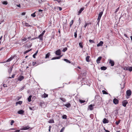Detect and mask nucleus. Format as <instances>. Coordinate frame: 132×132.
I'll return each instance as SVG.
<instances>
[{"instance_id":"bf43d9fd","label":"nucleus","mask_w":132,"mask_h":132,"mask_svg":"<svg viewBox=\"0 0 132 132\" xmlns=\"http://www.w3.org/2000/svg\"><path fill=\"white\" fill-rule=\"evenodd\" d=\"M59 9L60 11H61L62 10V8L61 7H59Z\"/></svg>"},{"instance_id":"a19ab883","label":"nucleus","mask_w":132,"mask_h":132,"mask_svg":"<svg viewBox=\"0 0 132 132\" xmlns=\"http://www.w3.org/2000/svg\"><path fill=\"white\" fill-rule=\"evenodd\" d=\"M79 102L81 103H83L85 102V101L84 100H79Z\"/></svg>"},{"instance_id":"4468645a","label":"nucleus","mask_w":132,"mask_h":132,"mask_svg":"<svg viewBox=\"0 0 132 132\" xmlns=\"http://www.w3.org/2000/svg\"><path fill=\"white\" fill-rule=\"evenodd\" d=\"M62 56V55H61V56H57L56 57H53L52 58V60H54L56 59H59Z\"/></svg>"},{"instance_id":"bb28decb","label":"nucleus","mask_w":132,"mask_h":132,"mask_svg":"<svg viewBox=\"0 0 132 132\" xmlns=\"http://www.w3.org/2000/svg\"><path fill=\"white\" fill-rule=\"evenodd\" d=\"M32 96L31 95H30L28 97V101L29 102H30L31 101V98Z\"/></svg>"},{"instance_id":"72a5a7b5","label":"nucleus","mask_w":132,"mask_h":132,"mask_svg":"<svg viewBox=\"0 0 132 132\" xmlns=\"http://www.w3.org/2000/svg\"><path fill=\"white\" fill-rule=\"evenodd\" d=\"M54 1H57L59 4H61V2H62V1L60 0H53Z\"/></svg>"},{"instance_id":"4be33fe9","label":"nucleus","mask_w":132,"mask_h":132,"mask_svg":"<svg viewBox=\"0 0 132 132\" xmlns=\"http://www.w3.org/2000/svg\"><path fill=\"white\" fill-rule=\"evenodd\" d=\"M38 51H37L33 55V57L34 58H36V56L37 55L38 53Z\"/></svg>"},{"instance_id":"39448f33","label":"nucleus","mask_w":132,"mask_h":132,"mask_svg":"<svg viewBox=\"0 0 132 132\" xmlns=\"http://www.w3.org/2000/svg\"><path fill=\"white\" fill-rule=\"evenodd\" d=\"M14 65V64L12 65V67H10L9 68L8 70V72L9 73V74L11 73L12 71V68H13V66Z\"/></svg>"},{"instance_id":"3c124183","label":"nucleus","mask_w":132,"mask_h":132,"mask_svg":"<svg viewBox=\"0 0 132 132\" xmlns=\"http://www.w3.org/2000/svg\"><path fill=\"white\" fill-rule=\"evenodd\" d=\"M88 23H85V25L84 26V28H85L86 27H87V25L88 24Z\"/></svg>"},{"instance_id":"a878e982","label":"nucleus","mask_w":132,"mask_h":132,"mask_svg":"<svg viewBox=\"0 0 132 132\" xmlns=\"http://www.w3.org/2000/svg\"><path fill=\"white\" fill-rule=\"evenodd\" d=\"M88 108L90 110H92L93 109V106L92 105V104H90Z\"/></svg>"},{"instance_id":"6e6d98bb","label":"nucleus","mask_w":132,"mask_h":132,"mask_svg":"<svg viewBox=\"0 0 132 132\" xmlns=\"http://www.w3.org/2000/svg\"><path fill=\"white\" fill-rule=\"evenodd\" d=\"M104 129L105 131V132H110L109 130L105 129L104 128Z\"/></svg>"},{"instance_id":"ea45409f","label":"nucleus","mask_w":132,"mask_h":132,"mask_svg":"<svg viewBox=\"0 0 132 132\" xmlns=\"http://www.w3.org/2000/svg\"><path fill=\"white\" fill-rule=\"evenodd\" d=\"M102 92L103 94H108V93H107L104 90H103L102 91Z\"/></svg>"},{"instance_id":"338daca9","label":"nucleus","mask_w":132,"mask_h":132,"mask_svg":"<svg viewBox=\"0 0 132 132\" xmlns=\"http://www.w3.org/2000/svg\"><path fill=\"white\" fill-rule=\"evenodd\" d=\"M38 11L39 12H42L43 11V10H41V9H39V10H38Z\"/></svg>"},{"instance_id":"1a4fd4ad","label":"nucleus","mask_w":132,"mask_h":132,"mask_svg":"<svg viewBox=\"0 0 132 132\" xmlns=\"http://www.w3.org/2000/svg\"><path fill=\"white\" fill-rule=\"evenodd\" d=\"M113 102L114 103L117 104L118 103L119 101L116 98H114L113 100Z\"/></svg>"},{"instance_id":"0e129e2a","label":"nucleus","mask_w":132,"mask_h":132,"mask_svg":"<svg viewBox=\"0 0 132 132\" xmlns=\"http://www.w3.org/2000/svg\"><path fill=\"white\" fill-rule=\"evenodd\" d=\"M44 34V33H43V32L40 35L43 36V35Z\"/></svg>"},{"instance_id":"2eb2a0df","label":"nucleus","mask_w":132,"mask_h":132,"mask_svg":"<svg viewBox=\"0 0 132 132\" xmlns=\"http://www.w3.org/2000/svg\"><path fill=\"white\" fill-rule=\"evenodd\" d=\"M90 58V56H87L86 58V61L87 62H89L90 61V60L89 59V58Z\"/></svg>"},{"instance_id":"f8f14e48","label":"nucleus","mask_w":132,"mask_h":132,"mask_svg":"<svg viewBox=\"0 0 132 132\" xmlns=\"http://www.w3.org/2000/svg\"><path fill=\"white\" fill-rule=\"evenodd\" d=\"M24 113V111L22 110L18 111V114H23Z\"/></svg>"},{"instance_id":"c756f323","label":"nucleus","mask_w":132,"mask_h":132,"mask_svg":"<svg viewBox=\"0 0 132 132\" xmlns=\"http://www.w3.org/2000/svg\"><path fill=\"white\" fill-rule=\"evenodd\" d=\"M50 55V53H47L46 55L45 58L46 59H47V58L49 57Z\"/></svg>"},{"instance_id":"7c9ffc66","label":"nucleus","mask_w":132,"mask_h":132,"mask_svg":"<svg viewBox=\"0 0 132 132\" xmlns=\"http://www.w3.org/2000/svg\"><path fill=\"white\" fill-rule=\"evenodd\" d=\"M67 116L66 115H64L62 117V118L63 119H67Z\"/></svg>"},{"instance_id":"09e8293b","label":"nucleus","mask_w":132,"mask_h":132,"mask_svg":"<svg viewBox=\"0 0 132 132\" xmlns=\"http://www.w3.org/2000/svg\"><path fill=\"white\" fill-rule=\"evenodd\" d=\"M89 41L90 43H94V41L90 39Z\"/></svg>"},{"instance_id":"6e6552de","label":"nucleus","mask_w":132,"mask_h":132,"mask_svg":"<svg viewBox=\"0 0 132 132\" xmlns=\"http://www.w3.org/2000/svg\"><path fill=\"white\" fill-rule=\"evenodd\" d=\"M63 105L67 108H69L71 106V104L69 103H67L66 104H64Z\"/></svg>"},{"instance_id":"dca6fc26","label":"nucleus","mask_w":132,"mask_h":132,"mask_svg":"<svg viewBox=\"0 0 132 132\" xmlns=\"http://www.w3.org/2000/svg\"><path fill=\"white\" fill-rule=\"evenodd\" d=\"M14 56H11L10 58L8 60H7L6 62H9L11 60H12L14 58Z\"/></svg>"},{"instance_id":"7ed1b4c3","label":"nucleus","mask_w":132,"mask_h":132,"mask_svg":"<svg viewBox=\"0 0 132 132\" xmlns=\"http://www.w3.org/2000/svg\"><path fill=\"white\" fill-rule=\"evenodd\" d=\"M131 92L130 90H128L127 91L126 94L128 96H130L131 94Z\"/></svg>"},{"instance_id":"13d9d810","label":"nucleus","mask_w":132,"mask_h":132,"mask_svg":"<svg viewBox=\"0 0 132 132\" xmlns=\"http://www.w3.org/2000/svg\"><path fill=\"white\" fill-rule=\"evenodd\" d=\"M124 69L126 70H128V68L126 67L124 68Z\"/></svg>"},{"instance_id":"a211bd4d","label":"nucleus","mask_w":132,"mask_h":132,"mask_svg":"<svg viewBox=\"0 0 132 132\" xmlns=\"http://www.w3.org/2000/svg\"><path fill=\"white\" fill-rule=\"evenodd\" d=\"M32 64L33 65V66H35L39 64V63H38L37 62H32Z\"/></svg>"},{"instance_id":"6ab92c4d","label":"nucleus","mask_w":132,"mask_h":132,"mask_svg":"<svg viewBox=\"0 0 132 132\" xmlns=\"http://www.w3.org/2000/svg\"><path fill=\"white\" fill-rule=\"evenodd\" d=\"M39 39L40 41H42L43 40V36L39 35L38 36Z\"/></svg>"},{"instance_id":"37998d69","label":"nucleus","mask_w":132,"mask_h":132,"mask_svg":"<svg viewBox=\"0 0 132 132\" xmlns=\"http://www.w3.org/2000/svg\"><path fill=\"white\" fill-rule=\"evenodd\" d=\"M2 3L4 4L7 5V1H4Z\"/></svg>"},{"instance_id":"9b49d317","label":"nucleus","mask_w":132,"mask_h":132,"mask_svg":"<svg viewBox=\"0 0 132 132\" xmlns=\"http://www.w3.org/2000/svg\"><path fill=\"white\" fill-rule=\"evenodd\" d=\"M102 59V57L100 56L98 57L96 60V62L98 63H99L100 62V60Z\"/></svg>"},{"instance_id":"8fccbe9b","label":"nucleus","mask_w":132,"mask_h":132,"mask_svg":"<svg viewBox=\"0 0 132 132\" xmlns=\"http://www.w3.org/2000/svg\"><path fill=\"white\" fill-rule=\"evenodd\" d=\"M48 95L46 94L45 93H44V96L45 98H46L48 97Z\"/></svg>"},{"instance_id":"c03bdc74","label":"nucleus","mask_w":132,"mask_h":132,"mask_svg":"<svg viewBox=\"0 0 132 132\" xmlns=\"http://www.w3.org/2000/svg\"><path fill=\"white\" fill-rule=\"evenodd\" d=\"M34 107H29V109L30 110H33L34 109Z\"/></svg>"},{"instance_id":"9d476101","label":"nucleus","mask_w":132,"mask_h":132,"mask_svg":"<svg viewBox=\"0 0 132 132\" xmlns=\"http://www.w3.org/2000/svg\"><path fill=\"white\" fill-rule=\"evenodd\" d=\"M84 7H83L82 8H81L79 11L78 12V15H79L81 12L84 10Z\"/></svg>"},{"instance_id":"aec40b11","label":"nucleus","mask_w":132,"mask_h":132,"mask_svg":"<svg viewBox=\"0 0 132 132\" xmlns=\"http://www.w3.org/2000/svg\"><path fill=\"white\" fill-rule=\"evenodd\" d=\"M29 128H30V127L28 126H26V127H24L21 129L23 130H27L28 129H29Z\"/></svg>"},{"instance_id":"69168bd1","label":"nucleus","mask_w":132,"mask_h":132,"mask_svg":"<svg viewBox=\"0 0 132 132\" xmlns=\"http://www.w3.org/2000/svg\"><path fill=\"white\" fill-rule=\"evenodd\" d=\"M17 6L18 7H20V6H21V5H20V4H19V5H17Z\"/></svg>"},{"instance_id":"cd10ccee","label":"nucleus","mask_w":132,"mask_h":132,"mask_svg":"<svg viewBox=\"0 0 132 132\" xmlns=\"http://www.w3.org/2000/svg\"><path fill=\"white\" fill-rule=\"evenodd\" d=\"M60 99L63 102H65L66 101L65 99L63 98H60Z\"/></svg>"},{"instance_id":"ddd939ff","label":"nucleus","mask_w":132,"mask_h":132,"mask_svg":"<svg viewBox=\"0 0 132 132\" xmlns=\"http://www.w3.org/2000/svg\"><path fill=\"white\" fill-rule=\"evenodd\" d=\"M103 44V42L102 41H101L99 43L97 44V47H99L100 46H102Z\"/></svg>"},{"instance_id":"f704fd0d","label":"nucleus","mask_w":132,"mask_h":132,"mask_svg":"<svg viewBox=\"0 0 132 132\" xmlns=\"http://www.w3.org/2000/svg\"><path fill=\"white\" fill-rule=\"evenodd\" d=\"M73 20H72L70 23V27H71L72 25L73 24Z\"/></svg>"},{"instance_id":"e433bc0d","label":"nucleus","mask_w":132,"mask_h":132,"mask_svg":"<svg viewBox=\"0 0 132 132\" xmlns=\"http://www.w3.org/2000/svg\"><path fill=\"white\" fill-rule=\"evenodd\" d=\"M31 16H32L33 17H35L36 16L35 12L31 14Z\"/></svg>"},{"instance_id":"0eeeda50","label":"nucleus","mask_w":132,"mask_h":132,"mask_svg":"<svg viewBox=\"0 0 132 132\" xmlns=\"http://www.w3.org/2000/svg\"><path fill=\"white\" fill-rule=\"evenodd\" d=\"M109 62L110 64H111V66H113L114 65V63L113 61L111 60H109Z\"/></svg>"},{"instance_id":"4d7b16f0","label":"nucleus","mask_w":132,"mask_h":132,"mask_svg":"<svg viewBox=\"0 0 132 132\" xmlns=\"http://www.w3.org/2000/svg\"><path fill=\"white\" fill-rule=\"evenodd\" d=\"M3 86L4 87H7V85L5 84H3Z\"/></svg>"},{"instance_id":"864d4df0","label":"nucleus","mask_w":132,"mask_h":132,"mask_svg":"<svg viewBox=\"0 0 132 132\" xmlns=\"http://www.w3.org/2000/svg\"><path fill=\"white\" fill-rule=\"evenodd\" d=\"M14 122V121L13 120H12L11 121V125H12L13 123Z\"/></svg>"},{"instance_id":"20e7f679","label":"nucleus","mask_w":132,"mask_h":132,"mask_svg":"<svg viewBox=\"0 0 132 132\" xmlns=\"http://www.w3.org/2000/svg\"><path fill=\"white\" fill-rule=\"evenodd\" d=\"M127 103L128 102L127 100H124L122 102V105L124 107H126Z\"/></svg>"},{"instance_id":"f257e3e1","label":"nucleus","mask_w":132,"mask_h":132,"mask_svg":"<svg viewBox=\"0 0 132 132\" xmlns=\"http://www.w3.org/2000/svg\"><path fill=\"white\" fill-rule=\"evenodd\" d=\"M103 12L102 11L100 12L98 14V17L97 19V20L98 21L97 24H99V22H100L102 16L103 14Z\"/></svg>"},{"instance_id":"c85d7f7f","label":"nucleus","mask_w":132,"mask_h":132,"mask_svg":"<svg viewBox=\"0 0 132 132\" xmlns=\"http://www.w3.org/2000/svg\"><path fill=\"white\" fill-rule=\"evenodd\" d=\"M27 40V38H23L21 39V41L22 42V43H23L24 41H26Z\"/></svg>"},{"instance_id":"5701e85b","label":"nucleus","mask_w":132,"mask_h":132,"mask_svg":"<svg viewBox=\"0 0 132 132\" xmlns=\"http://www.w3.org/2000/svg\"><path fill=\"white\" fill-rule=\"evenodd\" d=\"M22 103V101H19L16 102V105H17L18 104L21 105Z\"/></svg>"},{"instance_id":"58836bf2","label":"nucleus","mask_w":132,"mask_h":132,"mask_svg":"<svg viewBox=\"0 0 132 132\" xmlns=\"http://www.w3.org/2000/svg\"><path fill=\"white\" fill-rule=\"evenodd\" d=\"M128 70L130 71H132V67H130L128 68Z\"/></svg>"},{"instance_id":"774afa93","label":"nucleus","mask_w":132,"mask_h":132,"mask_svg":"<svg viewBox=\"0 0 132 132\" xmlns=\"http://www.w3.org/2000/svg\"><path fill=\"white\" fill-rule=\"evenodd\" d=\"M35 37H34V38H32L31 39V40H34V39H35Z\"/></svg>"},{"instance_id":"393cba45","label":"nucleus","mask_w":132,"mask_h":132,"mask_svg":"<svg viewBox=\"0 0 132 132\" xmlns=\"http://www.w3.org/2000/svg\"><path fill=\"white\" fill-rule=\"evenodd\" d=\"M24 25L27 27H31V26H31L28 23L26 22H25L24 23Z\"/></svg>"},{"instance_id":"f03ea898","label":"nucleus","mask_w":132,"mask_h":132,"mask_svg":"<svg viewBox=\"0 0 132 132\" xmlns=\"http://www.w3.org/2000/svg\"><path fill=\"white\" fill-rule=\"evenodd\" d=\"M55 54L57 55H60L61 54V51L60 49L56 51L55 52Z\"/></svg>"},{"instance_id":"de8ad7c7","label":"nucleus","mask_w":132,"mask_h":132,"mask_svg":"<svg viewBox=\"0 0 132 132\" xmlns=\"http://www.w3.org/2000/svg\"><path fill=\"white\" fill-rule=\"evenodd\" d=\"M25 87V86H24L23 87H22L19 90L20 91H22V90H23L24 88V87Z\"/></svg>"},{"instance_id":"680f3d73","label":"nucleus","mask_w":132,"mask_h":132,"mask_svg":"<svg viewBox=\"0 0 132 132\" xmlns=\"http://www.w3.org/2000/svg\"><path fill=\"white\" fill-rule=\"evenodd\" d=\"M20 131V130H16L14 131V132H19Z\"/></svg>"},{"instance_id":"5fc2aeb1","label":"nucleus","mask_w":132,"mask_h":132,"mask_svg":"<svg viewBox=\"0 0 132 132\" xmlns=\"http://www.w3.org/2000/svg\"><path fill=\"white\" fill-rule=\"evenodd\" d=\"M15 76V74H13L11 76L12 78H14Z\"/></svg>"},{"instance_id":"49530a36","label":"nucleus","mask_w":132,"mask_h":132,"mask_svg":"<svg viewBox=\"0 0 132 132\" xmlns=\"http://www.w3.org/2000/svg\"><path fill=\"white\" fill-rule=\"evenodd\" d=\"M30 50H27L26 51L24 52V53H23L24 54H26V53H28V52H29L30 51Z\"/></svg>"},{"instance_id":"052dcab7","label":"nucleus","mask_w":132,"mask_h":132,"mask_svg":"<svg viewBox=\"0 0 132 132\" xmlns=\"http://www.w3.org/2000/svg\"><path fill=\"white\" fill-rule=\"evenodd\" d=\"M124 35L126 38H128V36H127V35L126 34H124Z\"/></svg>"},{"instance_id":"2f4dec72","label":"nucleus","mask_w":132,"mask_h":132,"mask_svg":"<svg viewBox=\"0 0 132 132\" xmlns=\"http://www.w3.org/2000/svg\"><path fill=\"white\" fill-rule=\"evenodd\" d=\"M79 45L80 47L81 48H82L83 47V46L82 45V43H79Z\"/></svg>"},{"instance_id":"c9c22d12","label":"nucleus","mask_w":132,"mask_h":132,"mask_svg":"<svg viewBox=\"0 0 132 132\" xmlns=\"http://www.w3.org/2000/svg\"><path fill=\"white\" fill-rule=\"evenodd\" d=\"M67 48L66 47L64 48V49H63L62 50V52H64L65 51H67Z\"/></svg>"},{"instance_id":"4c0bfd02","label":"nucleus","mask_w":132,"mask_h":132,"mask_svg":"<svg viewBox=\"0 0 132 132\" xmlns=\"http://www.w3.org/2000/svg\"><path fill=\"white\" fill-rule=\"evenodd\" d=\"M64 129H65V127H63L61 129V130L60 132H63L64 131Z\"/></svg>"},{"instance_id":"603ef678","label":"nucleus","mask_w":132,"mask_h":132,"mask_svg":"<svg viewBox=\"0 0 132 132\" xmlns=\"http://www.w3.org/2000/svg\"><path fill=\"white\" fill-rule=\"evenodd\" d=\"M119 7H118V8L115 11V13H117L118 11V10H119Z\"/></svg>"},{"instance_id":"a18cd8bd","label":"nucleus","mask_w":132,"mask_h":132,"mask_svg":"<svg viewBox=\"0 0 132 132\" xmlns=\"http://www.w3.org/2000/svg\"><path fill=\"white\" fill-rule=\"evenodd\" d=\"M120 122V120H119V121H116V124L117 125H118L119 124V123Z\"/></svg>"},{"instance_id":"f3484780","label":"nucleus","mask_w":132,"mask_h":132,"mask_svg":"<svg viewBox=\"0 0 132 132\" xmlns=\"http://www.w3.org/2000/svg\"><path fill=\"white\" fill-rule=\"evenodd\" d=\"M108 120H107L105 118H104L103 119V122L104 123H108Z\"/></svg>"},{"instance_id":"b1692460","label":"nucleus","mask_w":132,"mask_h":132,"mask_svg":"<svg viewBox=\"0 0 132 132\" xmlns=\"http://www.w3.org/2000/svg\"><path fill=\"white\" fill-rule=\"evenodd\" d=\"M49 123H53L54 122V121L53 119H50L48 121Z\"/></svg>"},{"instance_id":"79ce46f5","label":"nucleus","mask_w":132,"mask_h":132,"mask_svg":"<svg viewBox=\"0 0 132 132\" xmlns=\"http://www.w3.org/2000/svg\"><path fill=\"white\" fill-rule=\"evenodd\" d=\"M77 31H76L74 33V36L75 38H76L77 37Z\"/></svg>"},{"instance_id":"412c9836","label":"nucleus","mask_w":132,"mask_h":132,"mask_svg":"<svg viewBox=\"0 0 132 132\" xmlns=\"http://www.w3.org/2000/svg\"><path fill=\"white\" fill-rule=\"evenodd\" d=\"M106 69V67L104 66H103L102 67H101V69L102 70H105Z\"/></svg>"},{"instance_id":"473e14b6","label":"nucleus","mask_w":132,"mask_h":132,"mask_svg":"<svg viewBox=\"0 0 132 132\" xmlns=\"http://www.w3.org/2000/svg\"><path fill=\"white\" fill-rule=\"evenodd\" d=\"M64 60L67 63H70V62L67 59H64Z\"/></svg>"},{"instance_id":"e2e57ef3","label":"nucleus","mask_w":132,"mask_h":132,"mask_svg":"<svg viewBox=\"0 0 132 132\" xmlns=\"http://www.w3.org/2000/svg\"><path fill=\"white\" fill-rule=\"evenodd\" d=\"M26 14V13L25 12H23L22 13V15H24Z\"/></svg>"},{"instance_id":"423d86ee","label":"nucleus","mask_w":132,"mask_h":132,"mask_svg":"<svg viewBox=\"0 0 132 132\" xmlns=\"http://www.w3.org/2000/svg\"><path fill=\"white\" fill-rule=\"evenodd\" d=\"M24 78V77L23 76H20L18 78V80L21 81Z\"/></svg>"}]
</instances>
